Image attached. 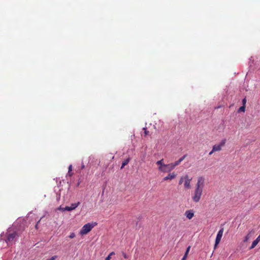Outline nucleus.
I'll use <instances>...</instances> for the list:
<instances>
[{"label": "nucleus", "mask_w": 260, "mask_h": 260, "mask_svg": "<svg viewBox=\"0 0 260 260\" xmlns=\"http://www.w3.org/2000/svg\"><path fill=\"white\" fill-rule=\"evenodd\" d=\"M156 165L158 166V170L162 173H169L174 169L172 163L165 164L164 159L158 160L156 162Z\"/></svg>", "instance_id": "nucleus-1"}, {"label": "nucleus", "mask_w": 260, "mask_h": 260, "mask_svg": "<svg viewBox=\"0 0 260 260\" xmlns=\"http://www.w3.org/2000/svg\"><path fill=\"white\" fill-rule=\"evenodd\" d=\"M18 234L17 232L8 230L6 233V238L5 239L7 245L9 246H12Z\"/></svg>", "instance_id": "nucleus-2"}, {"label": "nucleus", "mask_w": 260, "mask_h": 260, "mask_svg": "<svg viewBox=\"0 0 260 260\" xmlns=\"http://www.w3.org/2000/svg\"><path fill=\"white\" fill-rule=\"evenodd\" d=\"M97 224L98 223L95 222H92L85 224L80 230L79 234L81 236H84L87 234L94 226L97 225Z\"/></svg>", "instance_id": "nucleus-3"}, {"label": "nucleus", "mask_w": 260, "mask_h": 260, "mask_svg": "<svg viewBox=\"0 0 260 260\" xmlns=\"http://www.w3.org/2000/svg\"><path fill=\"white\" fill-rule=\"evenodd\" d=\"M203 190L200 189L195 188L192 195V200L195 203H198L200 201L202 194Z\"/></svg>", "instance_id": "nucleus-4"}, {"label": "nucleus", "mask_w": 260, "mask_h": 260, "mask_svg": "<svg viewBox=\"0 0 260 260\" xmlns=\"http://www.w3.org/2000/svg\"><path fill=\"white\" fill-rule=\"evenodd\" d=\"M226 140H222L219 144L214 145L212 147V152L219 151L221 150L222 147L224 146Z\"/></svg>", "instance_id": "nucleus-5"}, {"label": "nucleus", "mask_w": 260, "mask_h": 260, "mask_svg": "<svg viewBox=\"0 0 260 260\" xmlns=\"http://www.w3.org/2000/svg\"><path fill=\"white\" fill-rule=\"evenodd\" d=\"M205 179L203 177H200L198 179L197 183L196 185L195 188L200 189L203 190L204 186Z\"/></svg>", "instance_id": "nucleus-6"}, {"label": "nucleus", "mask_w": 260, "mask_h": 260, "mask_svg": "<svg viewBox=\"0 0 260 260\" xmlns=\"http://www.w3.org/2000/svg\"><path fill=\"white\" fill-rule=\"evenodd\" d=\"M191 178H189L187 175L184 176V186L185 189H190L191 187L190 182Z\"/></svg>", "instance_id": "nucleus-7"}, {"label": "nucleus", "mask_w": 260, "mask_h": 260, "mask_svg": "<svg viewBox=\"0 0 260 260\" xmlns=\"http://www.w3.org/2000/svg\"><path fill=\"white\" fill-rule=\"evenodd\" d=\"M223 228L221 229L218 232L216 240H215V243L214 245V248H216V247L218 245V244L219 243L221 239L222 238V236L223 235Z\"/></svg>", "instance_id": "nucleus-8"}, {"label": "nucleus", "mask_w": 260, "mask_h": 260, "mask_svg": "<svg viewBox=\"0 0 260 260\" xmlns=\"http://www.w3.org/2000/svg\"><path fill=\"white\" fill-rule=\"evenodd\" d=\"M80 203L79 202L76 203H73L70 206H66L65 208H63L62 211H71L74 209H75L79 205Z\"/></svg>", "instance_id": "nucleus-9"}, {"label": "nucleus", "mask_w": 260, "mask_h": 260, "mask_svg": "<svg viewBox=\"0 0 260 260\" xmlns=\"http://www.w3.org/2000/svg\"><path fill=\"white\" fill-rule=\"evenodd\" d=\"M176 177V174L175 172L168 174V175L163 178V181L172 180L175 178Z\"/></svg>", "instance_id": "nucleus-10"}, {"label": "nucleus", "mask_w": 260, "mask_h": 260, "mask_svg": "<svg viewBox=\"0 0 260 260\" xmlns=\"http://www.w3.org/2000/svg\"><path fill=\"white\" fill-rule=\"evenodd\" d=\"M185 215L188 219H191L194 216V212L192 210H187L185 212Z\"/></svg>", "instance_id": "nucleus-11"}, {"label": "nucleus", "mask_w": 260, "mask_h": 260, "mask_svg": "<svg viewBox=\"0 0 260 260\" xmlns=\"http://www.w3.org/2000/svg\"><path fill=\"white\" fill-rule=\"evenodd\" d=\"M186 157V155H183L182 157L179 158V160L176 161L172 163L173 168H175L176 166H178Z\"/></svg>", "instance_id": "nucleus-12"}, {"label": "nucleus", "mask_w": 260, "mask_h": 260, "mask_svg": "<svg viewBox=\"0 0 260 260\" xmlns=\"http://www.w3.org/2000/svg\"><path fill=\"white\" fill-rule=\"evenodd\" d=\"M254 232L251 231L249 232V233L245 237L244 239L243 240L244 242H246L248 240L251 238L252 234H253Z\"/></svg>", "instance_id": "nucleus-13"}, {"label": "nucleus", "mask_w": 260, "mask_h": 260, "mask_svg": "<svg viewBox=\"0 0 260 260\" xmlns=\"http://www.w3.org/2000/svg\"><path fill=\"white\" fill-rule=\"evenodd\" d=\"M129 160H130V158L129 157H128L127 159H125L123 161V162L122 164V165L121 166V169H123L124 167L125 166L127 165L128 164Z\"/></svg>", "instance_id": "nucleus-14"}, {"label": "nucleus", "mask_w": 260, "mask_h": 260, "mask_svg": "<svg viewBox=\"0 0 260 260\" xmlns=\"http://www.w3.org/2000/svg\"><path fill=\"white\" fill-rule=\"evenodd\" d=\"M258 241H257L256 239L252 242L251 246L249 247V249H252L253 248H254L256 245L258 243Z\"/></svg>", "instance_id": "nucleus-15"}, {"label": "nucleus", "mask_w": 260, "mask_h": 260, "mask_svg": "<svg viewBox=\"0 0 260 260\" xmlns=\"http://www.w3.org/2000/svg\"><path fill=\"white\" fill-rule=\"evenodd\" d=\"M143 135H144V136L145 137L149 135V131H148L147 130V128L146 127H144L143 128Z\"/></svg>", "instance_id": "nucleus-16"}, {"label": "nucleus", "mask_w": 260, "mask_h": 260, "mask_svg": "<svg viewBox=\"0 0 260 260\" xmlns=\"http://www.w3.org/2000/svg\"><path fill=\"white\" fill-rule=\"evenodd\" d=\"M245 106H241V107L239 108V110H238V112H245Z\"/></svg>", "instance_id": "nucleus-17"}, {"label": "nucleus", "mask_w": 260, "mask_h": 260, "mask_svg": "<svg viewBox=\"0 0 260 260\" xmlns=\"http://www.w3.org/2000/svg\"><path fill=\"white\" fill-rule=\"evenodd\" d=\"M190 249V246H189L187 248V249H186V250L185 253V254H184V255H186V256H187V255H188V253H189V252Z\"/></svg>", "instance_id": "nucleus-18"}, {"label": "nucleus", "mask_w": 260, "mask_h": 260, "mask_svg": "<svg viewBox=\"0 0 260 260\" xmlns=\"http://www.w3.org/2000/svg\"><path fill=\"white\" fill-rule=\"evenodd\" d=\"M184 182V176L181 177L180 180L179 181V184H181Z\"/></svg>", "instance_id": "nucleus-19"}, {"label": "nucleus", "mask_w": 260, "mask_h": 260, "mask_svg": "<svg viewBox=\"0 0 260 260\" xmlns=\"http://www.w3.org/2000/svg\"><path fill=\"white\" fill-rule=\"evenodd\" d=\"M69 237L71 239H73L75 237V234L74 233H72L69 235Z\"/></svg>", "instance_id": "nucleus-20"}, {"label": "nucleus", "mask_w": 260, "mask_h": 260, "mask_svg": "<svg viewBox=\"0 0 260 260\" xmlns=\"http://www.w3.org/2000/svg\"><path fill=\"white\" fill-rule=\"evenodd\" d=\"M57 258L56 255H54L51 257L50 258L47 259V260H55Z\"/></svg>", "instance_id": "nucleus-21"}, {"label": "nucleus", "mask_w": 260, "mask_h": 260, "mask_svg": "<svg viewBox=\"0 0 260 260\" xmlns=\"http://www.w3.org/2000/svg\"><path fill=\"white\" fill-rule=\"evenodd\" d=\"M246 103V98H244L242 100V104L243 106H245Z\"/></svg>", "instance_id": "nucleus-22"}, {"label": "nucleus", "mask_w": 260, "mask_h": 260, "mask_svg": "<svg viewBox=\"0 0 260 260\" xmlns=\"http://www.w3.org/2000/svg\"><path fill=\"white\" fill-rule=\"evenodd\" d=\"M122 255H123V257L124 258H128V256H127V254L125 253H124V252L122 253Z\"/></svg>", "instance_id": "nucleus-23"}, {"label": "nucleus", "mask_w": 260, "mask_h": 260, "mask_svg": "<svg viewBox=\"0 0 260 260\" xmlns=\"http://www.w3.org/2000/svg\"><path fill=\"white\" fill-rule=\"evenodd\" d=\"M111 258V256H110L109 254L106 257L105 259L106 260H110Z\"/></svg>", "instance_id": "nucleus-24"}, {"label": "nucleus", "mask_w": 260, "mask_h": 260, "mask_svg": "<svg viewBox=\"0 0 260 260\" xmlns=\"http://www.w3.org/2000/svg\"><path fill=\"white\" fill-rule=\"evenodd\" d=\"M72 170V165H70V166L69 167V171H68V172L70 173V172H71Z\"/></svg>", "instance_id": "nucleus-25"}, {"label": "nucleus", "mask_w": 260, "mask_h": 260, "mask_svg": "<svg viewBox=\"0 0 260 260\" xmlns=\"http://www.w3.org/2000/svg\"><path fill=\"white\" fill-rule=\"evenodd\" d=\"M187 256L184 255L181 260H186V257Z\"/></svg>", "instance_id": "nucleus-26"}, {"label": "nucleus", "mask_w": 260, "mask_h": 260, "mask_svg": "<svg viewBox=\"0 0 260 260\" xmlns=\"http://www.w3.org/2000/svg\"><path fill=\"white\" fill-rule=\"evenodd\" d=\"M256 240L257 241H258V242L260 241V234L259 235V236L257 237V238L256 239Z\"/></svg>", "instance_id": "nucleus-27"}, {"label": "nucleus", "mask_w": 260, "mask_h": 260, "mask_svg": "<svg viewBox=\"0 0 260 260\" xmlns=\"http://www.w3.org/2000/svg\"><path fill=\"white\" fill-rule=\"evenodd\" d=\"M114 254H115V252H111L109 254V255H110V256H112V255H114Z\"/></svg>", "instance_id": "nucleus-28"}, {"label": "nucleus", "mask_w": 260, "mask_h": 260, "mask_svg": "<svg viewBox=\"0 0 260 260\" xmlns=\"http://www.w3.org/2000/svg\"><path fill=\"white\" fill-rule=\"evenodd\" d=\"M68 175L69 176H72L73 175V173H71V172H70V173L68 172Z\"/></svg>", "instance_id": "nucleus-29"}, {"label": "nucleus", "mask_w": 260, "mask_h": 260, "mask_svg": "<svg viewBox=\"0 0 260 260\" xmlns=\"http://www.w3.org/2000/svg\"><path fill=\"white\" fill-rule=\"evenodd\" d=\"M214 152H212V150L209 152V155H211L213 154Z\"/></svg>", "instance_id": "nucleus-30"}, {"label": "nucleus", "mask_w": 260, "mask_h": 260, "mask_svg": "<svg viewBox=\"0 0 260 260\" xmlns=\"http://www.w3.org/2000/svg\"><path fill=\"white\" fill-rule=\"evenodd\" d=\"M83 168H84V165H83L82 166V169H83Z\"/></svg>", "instance_id": "nucleus-31"}, {"label": "nucleus", "mask_w": 260, "mask_h": 260, "mask_svg": "<svg viewBox=\"0 0 260 260\" xmlns=\"http://www.w3.org/2000/svg\"><path fill=\"white\" fill-rule=\"evenodd\" d=\"M38 228V223L36 225V228L37 229Z\"/></svg>", "instance_id": "nucleus-32"}]
</instances>
